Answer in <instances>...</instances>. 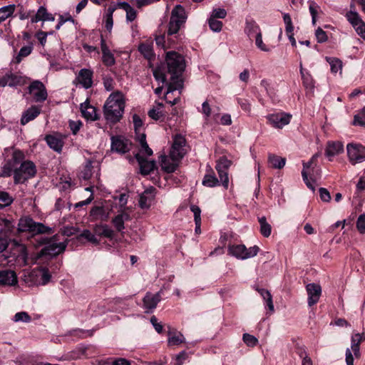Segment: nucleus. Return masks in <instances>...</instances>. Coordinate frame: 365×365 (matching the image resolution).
Returning a JSON list of instances; mask_svg holds the SVG:
<instances>
[{"label": "nucleus", "mask_w": 365, "mask_h": 365, "mask_svg": "<svg viewBox=\"0 0 365 365\" xmlns=\"http://www.w3.org/2000/svg\"><path fill=\"white\" fill-rule=\"evenodd\" d=\"M187 14L184 6L178 4L171 11L168 25L167 36L170 46H174L175 42L182 39L181 35L185 27Z\"/></svg>", "instance_id": "1"}, {"label": "nucleus", "mask_w": 365, "mask_h": 365, "mask_svg": "<svg viewBox=\"0 0 365 365\" xmlns=\"http://www.w3.org/2000/svg\"><path fill=\"white\" fill-rule=\"evenodd\" d=\"M125 106V101L123 93L120 91L113 92L103 106L105 118L113 123L119 122L123 117Z\"/></svg>", "instance_id": "2"}, {"label": "nucleus", "mask_w": 365, "mask_h": 365, "mask_svg": "<svg viewBox=\"0 0 365 365\" xmlns=\"http://www.w3.org/2000/svg\"><path fill=\"white\" fill-rule=\"evenodd\" d=\"M29 232L32 235L48 234L53 232L51 227L44 225L41 222H35L30 216L21 217L18 223L17 233Z\"/></svg>", "instance_id": "3"}, {"label": "nucleus", "mask_w": 365, "mask_h": 365, "mask_svg": "<svg viewBox=\"0 0 365 365\" xmlns=\"http://www.w3.org/2000/svg\"><path fill=\"white\" fill-rule=\"evenodd\" d=\"M37 173L34 163L31 160H25L21 163L19 168L14 170V184H24L29 179L36 176Z\"/></svg>", "instance_id": "4"}, {"label": "nucleus", "mask_w": 365, "mask_h": 365, "mask_svg": "<svg viewBox=\"0 0 365 365\" xmlns=\"http://www.w3.org/2000/svg\"><path fill=\"white\" fill-rule=\"evenodd\" d=\"M165 61L168 73L171 75L182 74L185 63L182 55L176 51H169L166 53Z\"/></svg>", "instance_id": "5"}, {"label": "nucleus", "mask_w": 365, "mask_h": 365, "mask_svg": "<svg viewBox=\"0 0 365 365\" xmlns=\"http://www.w3.org/2000/svg\"><path fill=\"white\" fill-rule=\"evenodd\" d=\"M232 161L229 160L227 156L222 155L216 161L215 169L218 173L219 178L222 182V185L227 189L229 186V174L228 171Z\"/></svg>", "instance_id": "6"}, {"label": "nucleus", "mask_w": 365, "mask_h": 365, "mask_svg": "<svg viewBox=\"0 0 365 365\" xmlns=\"http://www.w3.org/2000/svg\"><path fill=\"white\" fill-rule=\"evenodd\" d=\"M317 155H314L308 162H303V170L302 171L303 181L306 185L312 190H314V183H315L316 181L312 178V174L311 172L313 173L314 166L317 165Z\"/></svg>", "instance_id": "7"}, {"label": "nucleus", "mask_w": 365, "mask_h": 365, "mask_svg": "<svg viewBox=\"0 0 365 365\" xmlns=\"http://www.w3.org/2000/svg\"><path fill=\"white\" fill-rule=\"evenodd\" d=\"M29 93L34 97V100L36 103H42L45 101L48 97V93L44 84L38 80L34 81L29 85Z\"/></svg>", "instance_id": "8"}, {"label": "nucleus", "mask_w": 365, "mask_h": 365, "mask_svg": "<svg viewBox=\"0 0 365 365\" xmlns=\"http://www.w3.org/2000/svg\"><path fill=\"white\" fill-rule=\"evenodd\" d=\"M346 150L348 157L352 164L365 160V146L361 144L349 143Z\"/></svg>", "instance_id": "9"}, {"label": "nucleus", "mask_w": 365, "mask_h": 365, "mask_svg": "<svg viewBox=\"0 0 365 365\" xmlns=\"http://www.w3.org/2000/svg\"><path fill=\"white\" fill-rule=\"evenodd\" d=\"M292 115L285 113L269 114L267 116V123L275 128H282L289 123Z\"/></svg>", "instance_id": "10"}, {"label": "nucleus", "mask_w": 365, "mask_h": 365, "mask_svg": "<svg viewBox=\"0 0 365 365\" xmlns=\"http://www.w3.org/2000/svg\"><path fill=\"white\" fill-rule=\"evenodd\" d=\"M131 144L128 139L121 135L111 137V149L116 153L124 154L129 152V145Z\"/></svg>", "instance_id": "11"}, {"label": "nucleus", "mask_w": 365, "mask_h": 365, "mask_svg": "<svg viewBox=\"0 0 365 365\" xmlns=\"http://www.w3.org/2000/svg\"><path fill=\"white\" fill-rule=\"evenodd\" d=\"M135 158L138 163L140 173L142 175H148L158 168L155 160H148L145 157L142 156L139 153H136L135 155Z\"/></svg>", "instance_id": "12"}, {"label": "nucleus", "mask_w": 365, "mask_h": 365, "mask_svg": "<svg viewBox=\"0 0 365 365\" xmlns=\"http://www.w3.org/2000/svg\"><path fill=\"white\" fill-rule=\"evenodd\" d=\"M300 75L302 81V85L306 90V95L312 96L314 91V80L312 76L309 71L304 69L302 66V62L300 63Z\"/></svg>", "instance_id": "13"}, {"label": "nucleus", "mask_w": 365, "mask_h": 365, "mask_svg": "<svg viewBox=\"0 0 365 365\" xmlns=\"http://www.w3.org/2000/svg\"><path fill=\"white\" fill-rule=\"evenodd\" d=\"M43 243L46 245L41 250L42 255H44L55 256L63 252L66 249L63 244L51 242V239L45 238Z\"/></svg>", "instance_id": "14"}, {"label": "nucleus", "mask_w": 365, "mask_h": 365, "mask_svg": "<svg viewBox=\"0 0 365 365\" xmlns=\"http://www.w3.org/2000/svg\"><path fill=\"white\" fill-rule=\"evenodd\" d=\"M185 145V139L180 135H177L172 145L171 156L174 160H181L185 155L183 147Z\"/></svg>", "instance_id": "15"}, {"label": "nucleus", "mask_w": 365, "mask_h": 365, "mask_svg": "<svg viewBox=\"0 0 365 365\" xmlns=\"http://www.w3.org/2000/svg\"><path fill=\"white\" fill-rule=\"evenodd\" d=\"M161 300L160 292L155 294L147 292L143 299V307L146 309V312H152L155 309Z\"/></svg>", "instance_id": "16"}, {"label": "nucleus", "mask_w": 365, "mask_h": 365, "mask_svg": "<svg viewBox=\"0 0 365 365\" xmlns=\"http://www.w3.org/2000/svg\"><path fill=\"white\" fill-rule=\"evenodd\" d=\"M157 190L155 187L150 186L147 188L140 195L139 199V206L142 209H148L151 206L153 201L155 200Z\"/></svg>", "instance_id": "17"}, {"label": "nucleus", "mask_w": 365, "mask_h": 365, "mask_svg": "<svg viewBox=\"0 0 365 365\" xmlns=\"http://www.w3.org/2000/svg\"><path fill=\"white\" fill-rule=\"evenodd\" d=\"M44 140L51 149L58 153H61L62 152L64 141L61 135L48 134L45 136Z\"/></svg>", "instance_id": "18"}, {"label": "nucleus", "mask_w": 365, "mask_h": 365, "mask_svg": "<svg viewBox=\"0 0 365 365\" xmlns=\"http://www.w3.org/2000/svg\"><path fill=\"white\" fill-rule=\"evenodd\" d=\"M93 231L96 237H99L100 238H107L110 240H113L115 236L113 230L107 224L101 223L96 225Z\"/></svg>", "instance_id": "19"}, {"label": "nucleus", "mask_w": 365, "mask_h": 365, "mask_svg": "<svg viewBox=\"0 0 365 365\" xmlns=\"http://www.w3.org/2000/svg\"><path fill=\"white\" fill-rule=\"evenodd\" d=\"M306 289L308 293V304L309 307H312L318 302L322 293V289L319 284L314 283L308 284Z\"/></svg>", "instance_id": "20"}, {"label": "nucleus", "mask_w": 365, "mask_h": 365, "mask_svg": "<svg viewBox=\"0 0 365 365\" xmlns=\"http://www.w3.org/2000/svg\"><path fill=\"white\" fill-rule=\"evenodd\" d=\"M93 71L89 68H82L79 71L77 80L86 89L93 86Z\"/></svg>", "instance_id": "21"}, {"label": "nucleus", "mask_w": 365, "mask_h": 365, "mask_svg": "<svg viewBox=\"0 0 365 365\" xmlns=\"http://www.w3.org/2000/svg\"><path fill=\"white\" fill-rule=\"evenodd\" d=\"M80 109L82 116L86 120L94 121L99 119V115L97 113L96 108L90 105L88 99L81 104Z\"/></svg>", "instance_id": "22"}, {"label": "nucleus", "mask_w": 365, "mask_h": 365, "mask_svg": "<svg viewBox=\"0 0 365 365\" xmlns=\"http://www.w3.org/2000/svg\"><path fill=\"white\" fill-rule=\"evenodd\" d=\"M153 45V40H147L145 41L141 42L138 46L139 52L145 59L150 61L154 60L155 57Z\"/></svg>", "instance_id": "23"}, {"label": "nucleus", "mask_w": 365, "mask_h": 365, "mask_svg": "<svg viewBox=\"0 0 365 365\" xmlns=\"http://www.w3.org/2000/svg\"><path fill=\"white\" fill-rule=\"evenodd\" d=\"M41 111V106H31L25 110L21 118V124L24 125L38 116Z\"/></svg>", "instance_id": "24"}, {"label": "nucleus", "mask_w": 365, "mask_h": 365, "mask_svg": "<svg viewBox=\"0 0 365 365\" xmlns=\"http://www.w3.org/2000/svg\"><path fill=\"white\" fill-rule=\"evenodd\" d=\"M131 220L130 214L122 211L112 219V224L118 232H122L125 229V222Z\"/></svg>", "instance_id": "25"}, {"label": "nucleus", "mask_w": 365, "mask_h": 365, "mask_svg": "<svg viewBox=\"0 0 365 365\" xmlns=\"http://www.w3.org/2000/svg\"><path fill=\"white\" fill-rule=\"evenodd\" d=\"M343 150L344 145L342 143L339 141H329L326 147L325 155L328 158H331L342 153ZM329 160L331 161V159L329 158Z\"/></svg>", "instance_id": "26"}, {"label": "nucleus", "mask_w": 365, "mask_h": 365, "mask_svg": "<svg viewBox=\"0 0 365 365\" xmlns=\"http://www.w3.org/2000/svg\"><path fill=\"white\" fill-rule=\"evenodd\" d=\"M168 328H169V330L168 331V345L175 346V345H180V344L185 342V337L181 332L177 331L174 328H171L170 327Z\"/></svg>", "instance_id": "27"}, {"label": "nucleus", "mask_w": 365, "mask_h": 365, "mask_svg": "<svg viewBox=\"0 0 365 365\" xmlns=\"http://www.w3.org/2000/svg\"><path fill=\"white\" fill-rule=\"evenodd\" d=\"M55 20L54 16L48 12L46 7L41 6L38 8L36 14L31 18V23H37L40 21H53Z\"/></svg>", "instance_id": "28"}, {"label": "nucleus", "mask_w": 365, "mask_h": 365, "mask_svg": "<svg viewBox=\"0 0 365 365\" xmlns=\"http://www.w3.org/2000/svg\"><path fill=\"white\" fill-rule=\"evenodd\" d=\"M17 283V277L16 273L11 270L0 271V284L14 285Z\"/></svg>", "instance_id": "29"}, {"label": "nucleus", "mask_w": 365, "mask_h": 365, "mask_svg": "<svg viewBox=\"0 0 365 365\" xmlns=\"http://www.w3.org/2000/svg\"><path fill=\"white\" fill-rule=\"evenodd\" d=\"M267 161L271 168L274 169H282L285 165L286 158L275 154L269 153Z\"/></svg>", "instance_id": "30"}, {"label": "nucleus", "mask_w": 365, "mask_h": 365, "mask_svg": "<svg viewBox=\"0 0 365 365\" xmlns=\"http://www.w3.org/2000/svg\"><path fill=\"white\" fill-rule=\"evenodd\" d=\"M182 74L172 75L170 78V82L167 81L168 91L167 94L173 92L182 87L183 81L181 78Z\"/></svg>", "instance_id": "31"}, {"label": "nucleus", "mask_w": 365, "mask_h": 365, "mask_svg": "<svg viewBox=\"0 0 365 365\" xmlns=\"http://www.w3.org/2000/svg\"><path fill=\"white\" fill-rule=\"evenodd\" d=\"M247 247L245 245H229L228 254L237 259H245L243 256Z\"/></svg>", "instance_id": "32"}, {"label": "nucleus", "mask_w": 365, "mask_h": 365, "mask_svg": "<svg viewBox=\"0 0 365 365\" xmlns=\"http://www.w3.org/2000/svg\"><path fill=\"white\" fill-rule=\"evenodd\" d=\"M202 185L209 187H214L220 185L219 180L217 178L214 171L212 169H210V173H207L205 175L202 180Z\"/></svg>", "instance_id": "33"}, {"label": "nucleus", "mask_w": 365, "mask_h": 365, "mask_svg": "<svg viewBox=\"0 0 365 365\" xmlns=\"http://www.w3.org/2000/svg\"><path fill=\"white\" fill-rule=\"evenodd\" d=\"M256 290L258 292V293L260 294V296L264 300L266 307L268 308V309L271 312H274V304H273V301H272V296L270 294V292L264 288H259V287H257Z\"/></svg>", "instance_id": "34"}, {"label": "nucleus", "mask_w": 365, "mask_h": 365, "mask_svg": "<svg viewBox=\"0 0 365 365\" xmlns=\"http://www.w3.org/2000/svg\"><path fill=\"white\" fill-rule=\"evenodd\" d=\"M245 30L250 39L257 36L258 33H261L259 26L253 20L246 21V26Z\"/></svg>", "instance_id": "35"}, {"label": "nucleus", "mask_w": 365, "mask_h": 365, "mask_svg": "<svg viewBox=\"0 0 365 365\" xmlns=\"http://www.w3.org/2000/svg\"><path fill=\"white\" fill-rule=\"evenodd\" d=\"M156 44L162 47L163 49H166L168 48H176L178 42H175L174 46H170L168 43V36H167V31L163 34H155V37Z\"/></svg>", "instance_id": "36"}, {"label": "nucleus", "mask_w": 365, "mask_h": 365, "mask_svg": "<svg viewBox=\"0 0 365 365\" xmlns=\"http://www.w3.org/2000/svg\"><path fill=\"white\" fill-rule=\"evenodd\" d=\"M258 222L260 225V233L264 237H268L271 235L272 227L267 222V218L264 216L259 217Z\"/></svg>", "instance_id": "37"}, {"label": "nucleus", "mask_w": 365, "mask_h": 365, "mask_svg": "<svg viewBox=\"0 0 365 365\" xmlns=\"http://www.w3.org/2000/svg\"><path fill=\"white\" fill-rule=\"evenodd\" d=\"M15 9L16 6L14 4H10L0 8V24L11 16L15 11Z\"/></svg>", "instance_id": "38"}, {"label": "nucleus", "mask_w": 365, "mask_h": 365, "mask_svg": "<svg viewBox=\"0 0 365 365\" xmlns=\"http://www.w3.org/2000/svg\"><path fill=\"white\" fill-rule=\"evenodd\" d=\"M346 17L353 27H356L359 24H360L364 22L356 11H348L346 14Z\"/></svg>", "instance_id": "39"}, {"label": "nucleus", "mask_w": 365, "mask_h": 365, "mask_svg": "<svg viewBox=\"0 0 365 365\" xmlns=\"http://www.w3.org/2000/svg\"><path fill=\"white\" fill-rule=\"evenodd\" d=\"M14 198L6 191L0 190V210L11 205Z\"/></svg>", "instance_id": "40"}, {"label": "nucleus", "mask_w": 365, "mask_h": 365, "mask_svg": "<svg viewBox=\"0 0 365 365\" xmlns=\"http://www.w3.org/2000/svg\"><path fill=\"white\" fill-rule=\"evenodd\" d=\"M79 239L83 238L87 241L91 242L95 245H98L100 244V240H98L96 237H95L94 232H91L88 230H84L78 236Z\"/></svg>", "instance_id": "41"}, {"label": "nucleus", "mask_w": 365, "mask_h": 365, "mask_svg": "<svg viewBox=\"0 0 365 365\" xmlns=\"http://www.w3.org/2000/svg\"><path fill=\"white\" fill-rule=\"evenodd\" d=\"M327 61L329 63L331 71L333 73H336L339 70L342 68V62L337 58L326 57Z\"/></svg>", "instance_id": "42"}, {"label": "nucleus", "mask_w": 365, "mask_h": 365, "mask_svg": "<svg viewBox=\"0 0 365 365\" xmlns=\"http://www.w3.org/2000/svg\"><path fill=\"white\" fill-rule=\"evenodd\" d=\"M8 75L9 77V86L10 87L22 86L25 83L24 78L21 76L14 74L13 73H8Z\"/></svg>", "instance_id": "43"}, {"label": "nucleus", "mask_w": 365, "mask_h": 365, "mask_svg": "<svg viewBox=\"0 0 365 365\" xmlns=\"http://www.w3.org/2000/svg\"><path fill=\"white\" fill-rule=\"evenodd\" d=\"M93 168L92 163L91 161L87 162L81 173V178L85 180H90L93 175Z\"/></svg>", "instance_id": "44"}, {"label": "nucleus", "mask_w": 365, "mask_h": 365, "mask_svg": "<svg viewBox=\"0 0 365 365\" xmlns=\"http://www.w3.org/2000/svg\"><path fill=\"white\" fill-rule=\"evenodd\" d=\"M352 124L355 126L365 127V107L354 116Z\"/></svg>", "instance_id": "45"}, {"label": "nucleus", "mask_w": 365, "mask_h": 365, "mask_svg": "<svg viewBox=\"0 0 365 365\" xmlns=\"http://www.w3.org/2000/svg\"><path fill=\"white\" fill-rule=\"evenodd\" d=\"M153 76L157 81L167 83V77L161 66H158L153 70Z\"/></svg>", "instance_id": "46"}, {"label": "nucleus", "mask_w": 365, "mask_h": 365, "mask_svg": "<svg viewBox=\"0 0 365 365\" xmlns=\"http://www.w3.org/2000/svg\"><path fill=\"white\" fill-rule=\"evenodd\" d=\"M309 10L312 16V24L314 26L317 23V14L319 13V10H320V7L316 2L311 1L309 4Z\"/></svg>", "instance_id": "47"}, {"label": "nucleus", "mask_w": 365, "mask_h": 365, "mask_svg": "<svg viewBox=\"0 0 365 365\" xmlns=\"http://www.w3.org/2000/svg\"><path fill=\"white\" fill-rule=\"evenodd\" d=\"M102 62L106 67H111L115 64V58L111 52L102 55Z\"/></svg>", "instance_id": "48"}, {"label": "nucleus", "mask_w": 365, "mask_h": 365, "mask_svg": "<svg viewBox=\"0 0 365 365\" xmlns=\"http://www.w3.org/2000/svg\"><path fill=\"white\" fill-rule=\"evenodd\" d=\"M9 242L10 239L8 235L5 232L0 231V254L6 250Z\"/></svg>", "instance_id": "49"}, {"label": "nucleus", "mask_w": 365, "mask_h": 365, "mask_svg": "<svg viewBox=\"0 0 365 365\" xmlns=\"http://www.w3.org/2000/svg\"><path fill=\"white\" fill-rule=\"evenodd\" d=\"M208 24L210 29L215 32L220 31L223 26L222 21L212 17L208 19Z\"/></svg>", "instance_id": "50"}, {"label": "nucleus", "mask_w": 365, "mask_h": 365, "mask_svg": "<svg viewBox=\"0 0 365 365\" xmlns=\"http://www.w3.org/2000/svg\"><path fill=\"white\" fill-rule=\"evenodd\" d=\"M102 80L106 91H111L114 89L115 83L110 76H103Z\"/></svg>", "instance_id": "51"}, {"label": "nucleus", "mask_w": 365, "mask_h": 365, "mask_svg": "<svg viewBox=\"0 0 365 365\" xmlns=\"http://www.w3.org/2000/svg\"><path fill=\"white\" fill-rule=\"evenodd\" d=\"M236 101L242 110L246 113H250L252 105L249 100L242 98H237Z\"/></svg>", "instance_id": "52"}, {"label": "nucleus", "mask_w": 365, "mask_h": 365, "mask_svg": "<svg viewBox=\"0 0 365 365\" xmlns=\"http://www.w3.org/2000/svg\"><path fill=\"white\" fill-rule=\"evenodd\" d=\"M190 210L194 213V220H195V225H197V228H199V225H201V217H200L201 210L197 205H191Z\"/></svg>", "instance_id": "53"}, {"label": "nucleus", "mask_w": 365, "mask_h": 365, "mask_svg": "<svg viewBox=\"0 0 365 365\" xmlns=\"http://www.w3.org/2000/svg\"><path fill=\"white\" fill-rule=\"evenodd\" d=\"M53 34V31L46 32L42 30H39L36 33L35 36L38 40L41 45L43 46L46 42L48 35Z\"/></svg>", "instance_id": "54"}, {"label": "nucleus", "mask_w": 365, "mask_h": 365, "mask_svg": "<svg viewBox=\"0 0 365 365\" xmlns=\"http://www.w3.org/2000/svg\"><path fill=\"white\" fill-rule=\"evenodd\" d=\"M242 339L248 346L251 347H253L255 345H257L258 342V340L255 336L247 333L243 334Z\"/></svg>", "instance_id": "55"}, {"label": "nucleus", "mask_w": 365, "mask_h": 365, "mask_svg": "<svg viewBox=\"0 0 365 365\" xmlns=\"http://www.w3.org/2000/svg\"><path fill=\"white\" fill-rule=\"evenodd\" d=\"M148 115L150 118L155 120H163L165 116V113L163 111H157L155 108L150 109L148 111Z\"/></svg>", "instance_id": "56"}, {"label": "nucleus", "mask_w": 365, "mask_h": 365, "mask_svg": "<svg viewBox=\"0 0 365 365\" xmlns=\"http://www.w3.org/2000/svg\"><path fill=\"white\" fill-rule=\"evenodd\" d=\"M315 36L318 43H324L328 40L327 33L321 28L318 27L315 31Z\"/></svg>", "instance_id": "57"}, {"label": "nucleus", "mask_w": 365, "mask_h": 365, "mask_svg": "<svg viewBox=\"0 0 365 365\" xmlns=\"http://www.w3.org/2000/svg\"><path fill=\"white\" fill-rule=\"evenodd\" d=\"M283 20L286 25L285 31L286 33H291L294 31V26L292 24L291 16L289 14H283Z\"/></svg>", "instance_id": "58"}, {"label": "nucleus", "mask_w": 365, "mask_h": 365, "mask_svg": "<svg viewBox=\"0 0 365 365\" xmlns=\"http://www.w3.org/2000/svg\"><path fill=\"white\" fill-rule=\"evenodd\" d=\"M227 16V11L225 9L216 8L213 9L210 17L214 19H224Z\"/></svg>", "instance_id": "59"}, {"label": "nucleus", "mask_w": 365, "mask_h": 365, "mask_svg": "<svg viewBox=\"0 0 365 365\" xmlns=\"http://www.w3.org/2000/svg\"><path fill=\"white\" fill-rule=\"evenodd\" d=\"M132 118L135 133H138V130H140L143 125V120L138 114L135 113L133 115Z\"/></svg>", "instance_id": "60"}, {"label": "nucleus", "mask_w": 365, "mask_h": 365, "mask_svg": "<svg viewBox=\"0 0 365 365\" xmlns=\"http://www.w3.org/2000/svg\"><path fill=\"white\" fill-rule=\"evenodd\" d=\"M294 351L301 359H304L305 356H308L306 351V346L304 345L300 344L299 343L295 344Z\"/></svg>", "instance_id": "61"}, {"label": "nucleus", "mask_w": 365, "mask_h": 365, "mask_svg": "<svg viewBox=\"0 0 365 365\" xmlns=\"http://www.w3.org/2000/svg\"><path fill=\"white\" fill-rule=\"evenodd\" d=\"M31 320V317L25 312H17L14 315L15 322H29Z\"/></svg>", "instance_id": "62"}, {"label": "nucleus", "mask_w": 365, "mask_h": 365, "mask_svg": "<svg viewBox=\"0 0 365 365\" xmlns=\"http://www.w3.org/2000/svg\"><path fill=\"white\" fill-rule=\"evenodd\" d=\"M356 228L361 234L365 233V214L359 216L356 220Z\"/></svg>", "instance_id": "63"}, {"label": "nucleus", "mask_w": 365, "mask_h": 365, "mask_svg": "<svg viewBox=\"0 0 365 365\" xmlns=\"http://www.w3.org/2000/svg\"><path fill=\"white\" fill-rule=\"evenodd\" d=\"M259 251V247L257 245L247 248V250L245 252V255L243 256L244 259H248L250 257H253L256 256Z\"/></svg>", "instance_id": "64"}]
</instances>
